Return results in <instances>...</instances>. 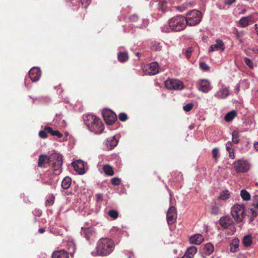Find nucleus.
<instances>
[{"label": "nucleus", "mask_w": 258, "mask_h": 258, "mask_svg": "<svg viewBox=\"0 0 258 258\" xmlns=\"http://www.w3.org/2000/svg\"><path fill=\"white\" fill-rule=\"evenodd\" d=\"M114 244L112 240L107 238H101L96 244V250L91 252L94 256H106L114 250Z\"/></svg>", "instance_id": "f257e3e1"}, {"label": "nucleus", "mask_w": 258, "mask_h": 258, "mask_svg": "<svg viewBox=\"0 0 258 258\" xmlns=\"http://www.w3.org/2000/svg\"><path fill=\"white\" fill-rule=\"evenodd\" d=\"M84 120L89 130L96 134H101L104 130V125L99 117L92 114L84 117Z\"/></svg>", "instance_id": "f03ea898"}, {"label": "nucleus", "mask_w": 258, "mask_h": 258, "mask_svg": "<svg viewBox=\"0 0 258 258\" xmlns=\"http://www.w3.org/2000/svg\"><path fill=\"white\" fill-rule=\"evenodd\" d=\"M168 24L171 30L180 31L183 30L186 26V19L182 15H178L171 18Z\"/></svg>", "instance_id": "7ed1b4c3"}, {"label": "nucleus", "mask_w": 258, "mask_h": 258, "mask_svg": "<svg viewBox=\"0 0 258 258\" xmlns=\"http://www.w3.org/2000/svg\"><path fill=\"white\" fill-rule=\"evenodd\" d=\"M202 18V14L201 12L197 10H192L188 12L186 17H185L186 25L190 26L198 24L201 22Z\"/></svg>", "instance_id": "20e7f679"}, {"label": "nucleus", "mask_w": 258, "mask_h": 258, "mask_svg": "<svg viewBox=\"0 0 258 258\" xmlns=\"http://www.w3.org/2000/svg\"><path fill=\"white\" fill-rule=\"evenodd\" d=\"M231 213L236 222H241L245 216L244 205L243 204H235L231 209Z\"/></svg>", "instance_id": "39448f33"}, {"label": "nucleus", "mask_w": 258, "mask_h": 258, "mask_svg": "<svg viewBox=\"0 0 258 258\" xmlns=\"http://www.w3.org/2000/svg\"><path fill=\"white\" fill-rule=\"evenodd\" d=\"M235 171L237 173H245L248 171L250 167L248 162L243 159H239L233 163Z\"/></svg>", "instance_id": "423d86ee"}, {"label": "nucleus", "mask_w": 258, "mask_h": 258, "mask_svg": "<svg viewBox=\"0 0 258 258\" xmlns=\"http://www.w3.org/2000/svg\"><path fill=\"white\" fill-rule=\"evenodd\" d=\"M165 86L168 90H181L183 88V83L178 79H168L165 81Z\"/></svg>", "instance_id": "0eeeda50"}, {"label": "nucleus", "mask_w": 258, "mask_h": 258, "mask_svg": "<svg viewBox=\"0 0 258 258\" xmlns=\"http://www.w3.org/2000/svg\"><path fill=\"white\" fill-rule=\"evenodd\" d=\"M50 161L53 162L52 166L54 170L57 173H59L61 171V167L62 164V155L56 153L51 154L49 156Z\"/></svg>", "instance_id": "6e6552de"}, {"label": "nucleus", "mask_w": 258, "mask_h": 258, "mask_svg": "<svg viewBox=\"0 0 258 258\" xmlns=\"http://www.w3.org/2000/svg\"><path fill=\"white\" fill-rule=\"evenodd\" d=\"M102 116L106 123L109 125L112 124L117 119L115 113L110 109H103Z\"/></svg>", "instance_id": "1a4fd4ad"}, {"label": "nucleus", "mask_w": 258, "mask_h": 258, "mask_svg": "<svg viewBox=\"0 0 258 258\" xmlns=\"http://www.w3.org/2000/svg\"><path fill=\"white\" fill-rule=\"evenodd\" d=\"M41 71L38 67H33L29 72V76L32 82H36L40 79Z\"/></svg>", "instance_id": "9d476101"}, {"label": "nucleus", "mask_w": 258, "mask_h": 258, "mask_svg": "<svg viewBox=\"0 0 258 258\" xmlns=\"http://www.w3.org/2000/svg\"><path fill=\"white\" fill-rule=\"evenodd\" d=\"M159 65L156 61L152 62L147 65L146 71L147 74L151 75H154L159 72Z\"/></svg>", "instance_id": "9b49d317"}, {"label": "nucleus", "mask_w": 258, "mask_h": 258, "mask_svg": "<svg viewBox=\"0 0 258 258\" xmlns=\"http://www.w3.org/2000/svg\"><path fill=\"white\" fill-rule=\"evenodd\" d=\"M167 220L168 224H173L176 218V211L174 207H169L167 213Z\"/></svg>", "instance_id": "f8f14e48"}, {"label": "nucleus", "mask_w": 258, "mask_h": 258, "mask_svg": "<svg viewBox=\"0 0 258 258\" xmlns=\"http://www.w3.org/2000/svg\"><path fill=\"white\" fill-rule=\"evenodd\" d=\"M199 85V90L204 93H207L211 90V83L207 79L200 80Z\"/></svg>", "instance_id": "ddd939ff"}, {"label": "nucleus", "mask_w": 258, "mask_h": 258, "mask_svg": "<svg viewBox=\"0 0 258 258\" xmlns=\"http://www.w3.org/2000/svg\"><path fill=\"white\" fill-rule=\"evenodd\" d=\"M229 95V89L225 86H222L221 88L215 93L214 96L216 98L218 99H225L227 98Z\"/></svg>", "instance_id": "4468645a"}, {"label": "nucleus", "mask_w": 258, "mask_h": 258, "mask_svg": "<svg viewBox=\"0 0 258 258\" xmlns=\"http://www.w3.org/2000/svg\"><path fill=\"white\" fill-rule=\"evenodd\" d=\"M224 49L225 45L223 42L220 39H217L216 41V43L210 46L209 51H214L218 50H220L223 51Z\"/></svg>", "instance_id": "2eb2a0df"}, {"label": "nucleus", "mask_w": 258, "mask_h": 258, "mask_svg": "<svg viewBox=\"0 0 258 258\" xmlns=\"http://www.w3.org/2000/svg\"><path fill=\"white\" fill-rule=\"evenodd\" d=\"M220 224L224 228H228L233 224L232 219L229 216H223L220 219Z\"/></svg>", "instance_id": "dca6fc26"}, {"label": "nucleus", "mask_w": 258, "mask_h": 258, "mask_svg": "<svg viewBox=\"0 0 258 258\" xmlns=\"http://www.w3.org/2000/svg\"><path fill=\"white\" fill-rule=\"evenodd\" d=\"M81 233L88 240L90 237L95 233V229L93 227H82Z\"/></svg>", "instance_id": "f3484780"}, {"label": "nucleus", "mask_w": 258, "mask_h": 258, "mask_svg": "<svg viewBox=\"0 0 258 258\" xmlns=\"http://www.w3.org/2000/svg\"><path fill=\"white\" fill-rule=\"evenodd\" d=\"M204 238L202 235L196 234L191 236L189 238L190 243L196 245H200L204 240Z\"/></svg>", "instance_id": "a211bd4d"}, {"label": "nucleus", "mask_w": 258, "mask_h": 258, "mask_svg": "<svg viewBox=\"0 0 258 258\" xmlns=\"http://www.w3.org/2000/svg\"><path fill=\"white\" fill-rule=\"evenodd\" d=\"M197 252V248L196 246H190L187 249L184 254L180 258H193Z\"/></svg>", "instance_id": "6ab92c4d"}, {"label": "nucleus", "mask_w": 258, "mask_h": 258, "mask_svg": "<svg viewBox=\"0 0 258 258\" xmlns=\"http://www.w3.org/2000/svg\"><path fill=\"white\" fill-rule=\"evenodd\" d=\"M50 162L49 157L46 155H40L39 156L38 166L39 167H44V166Z\"/></svg>", "instance_id": "aec40b11"}, {"label": "nucleus", "mask_w": 258, "mask_h": 258, "mask_svg": "<svg viewBox=\"0 0 258 258\" xmlns=\"http://www.w3.org/2000/svg\"><path fill=\"white\" fill-rule=\"evenodd\" d=\"M239 240L237 238L233 239L230 243V251L231 252H235L239 249Z\"/></svg>", "instance_id": "412c9836"}, {"label": "nucleus", "mask_w": 258, "mask_h": 258, "mask_svg": "<svg viewBox=\"0 0 258 258\" xmlns=\"http://www.w3.org/2000/svg\"><path fill=\"white\" fill-rule=\"evenodd\" d=\"M52 258H69L68 253L64 250L54 251L52 254Z\"/></svg>", "instance_id": "4be33fe9"}, {"label": "nucleus", "mask_w": 258, "mask_h": 258, "mask_svg": "<svg viewBox=\"0 0 258 258\" xmlns=\"http://www.w3.org/2000/svg\"><path fill=\"white\" fill-rule=\"evenodd\" d=\"M251 16L243 17L239 21V25L241 27H245L249 25V22L251 20Z\"/></svg>", "instance_id": "5701e85b"}, {"label": "nucleus", "mask_w": 258, "mask_h": 258, "mask_svg": "<svg viewBox=\"0 0 258 258\" xmlns=\"http://www.w3.org/2000/svg\"><path fill=\"white\" fill-rule=\"evenodd\" d=\"M72 184V179L69 176L65 177L61 182V187L65 189L69 188Z\"/></svg>", "instance_id": "b1692460"}, {"label": "nucleus", "mask_w": 258, "mask_h": 258, "mask_svg": "<svg viewBox=\"0 0 258 258\" xmlns=\"http://www.w3.org/2000/svg\"><path fill=\"white\" fill-rule=\"evenodd\" d=\"M117 140L114 136L108 138L107 140V145L109 147L110 149H112L117 145Z\"/></svg>", "instance_id": "393cba45"}, {"label": "nucleus", "mask_w": 258, "mask_h": 258, "mask_svg": "<svg viewBox=\"0 0 258 258\" xmlns=\"http://www.w3.org/2000/svg\"><path fill=\"white\" fill-rule=\"evenodd\" d=\"M214 245L211 243L206 244L204 247V252L207 255L211 254L214 251Z\"/></svg>", "instance_id": "a878e982"}, {"label": "nucleus", "mask_w": 258, "mask_h": 258, "mask_svg": "<svg viewBox=\"0 0 258 258\" xmlns=\"http://www.w3.org/2000/svg\"><path fill=\"white\" fill-rule=\"evenodd\" d=\"M242 243L245 247L249 246L252 243V238L250 235L244 236L242 239Z\"/></svg>", "instance_id": "bb28decb"}, {"label": "nucleus", "mask_w": 258, "mask_h": 258, "mask_svg": "<svg viewBox=\"0 0 258 258\" xmlns=\"http://www.w3.org/2000/svg\"><path fill=\"white\" fill-rule=\"evenodd\" d=\"M236 111L234 110L231 111L225 115L224 117L225 120L227 122H229L236 116Z\"/></svg>", "instance_id": "cd10ccee"}, {"label": "nucleus", "mask_w": 258, "mask_h": 258, "mask_svg": "<svg viewBox=\"0 0 258 258\" xmlns=\"http://www.w3.org/2000/svg\"><path fill=\"white\" fill-rule=\"evenodd\" d=\"M45 130L47 131L48 133H49L52 136H56L58 138H61L62 136V134L59 132L58 131H53L52 128L49 126H47L45 127Z\"/></svg>", "instance_id": "c85d7f7f"}, {"label": "nucleus", "mask_w": 258, "mask_h": 258, "mask_svg": "<svg viewBox=\"0 0 258 258\" xmlns=\"http://www.w3.org/2000/svg\"><path fill=\"white\" fill-rule=\"evenodd\" d=\"M104 173L109 176H112L114 174V172L111 166L109 165H105L103 167Z\"/></svg>", "instance_id": "c756f323"}, {"label": "nucleus", "mask_w": 258, "mask_h": 258, "mask_svg": "<svg viewBox=\"0 0 258 258\" xmlns=\"http://www.w3.org/2000/svg\"><path fill=\"white\" fill-rule=\"evenodd\" d=\"M232 142L234 144H237L239 142V133L237 131H234L232 133Z\"/></svg>", "instance_id": "7c9ffc66"}, {"label": "nucleus", "mask_w": 258, "mask_h": 258, "mask_svg": "<svg viewBox=\"0 0 258 258\" xmlns=\"http://www.w3.org/2000/svg\"><path fill=\"white\" fill-rule=\"evenodd\" d=\"M117 57L120 62H124L128 58V54L126 52H120L118 54Z\"/></svg>", "instance_id": "2f4dec72"}, {"label": "nucleus", "mask_w": 258, "mask_h": 258, "mask_svg": "<svg viewBox=\"0 0 258 258\" xmlns=\"http://www.w3.org/2000/svg\"><path fill=\"white\" fill-rule=\"evenodd\" d=\"M240 195L242 199L244 201H248L250 199V194L245 189L241 190Z\"/></svg>", "instance_id": "473e14b6"}, {"label": "nucleus", "mask_w": 258, "mask_h": 258, "mask_svg": "<svg viewBox=\"0 0 258 258\" xmlns=\"http://www.w3.org/2000/svg\"><path fill=\"white\" fill-rule=\"evenodd\" d=\"M230 197V194L229 191L227 190H225L222 191L219 196V199L225 200L228 199Z\"/></svg>", "instance_id": "72a5a7b5"}, {"label": "nucleus", "mask_w": 258, "mask_h": 258, "mask_svg": "<svg viewBox=\"0 0 258 258\" xmlns=\"http://www.w3.org/2000/svg\"><path fill=\"white\" fill-rule=\"evenodd\" d=\"M74 167L76 171H78L79 174H83L85 173V169L84 167H79V165L76 164H74Z\"/></svg>", "instance_id": "f704fd0d"}, {"label": "nucleus", "mask_w": 258, "mask_h": 258, "mask_svg": "<svg viewBox=\"0 0 258 258\" xmlns=\"http://www.w3.org/2000/svg\"><path fill=\"white\" fill-rule=\"evenodd\" d=\"M151 47L153 50H161L162 46L160 45V43L157 42H154L152 43Z\"/></svg>", "instance_id": "c9c22d12"}, {"label": "nucleus", "mask_w": 258, "mask_h": 258, "mask_svg": "<svg viewBox=\"0 0 258 258\" xmlns=\"http://www.w3.org/2000/svg\"><path fill=\"white\" fill-rule=\"evenodd\" d=\"M200 67L204 71H208L210 69L209 66L205 62H201Z\"/></svg>", "instance_id": "e433bc0d"}, {"label": "nucleus", "mask_w": 258, "mask_h": 258, "mask_svg": "<svg viewBox=\"0 0 258 258\" xmlns=\"http://www.w3.org/2000/svg\"><path fill=\"white\" fill-rule=\"evenodd\" d=\"M108 215L110 217L116 219L118 217V212L115 210H111L109 211Z\"/></svg>", "instance_id": "4c0bfd02"}, {"label": "nucleus", "mask_w": 258, "mask_h": 258, "mask_svg": "<svg viewBox=\"0 0 258 258\" xmlns=\"http://www.w3.org/2000/svg\"><path fill=\"white\" fill-rule=\"evenodd\" d=\"M194 107L193 103H189L183 106V110L185 112H188L190 111Z\"/></svg>", "instance_id": "58836bf2"}, {"label": "nucleus", "mask_w": 258, "mask_h": 258, "mask_svg": "<svg viewBox=\"0 0 258 258\" xmlns=\"http://www.w3.org/2000/svg\"><path fill=\"white\" fill-rule=\"evenodd\" d=\"M245 63L250 69H252L253 67V63L251 59L248 57L244 58Z\"/></svg>", "instance_id": "ea45409f"}, {"label": "nucleus", "mask_w": 258, "mask_h": 258, "mask_svg": "<svg viewBox=\"0 0 258 258\" xmlns=\"http://www.w3.org/2000/svg\"><path fill=\"white\" fill-rule=\"evenodd\" d=\"M212 154L213 158L215 160H217L219 157V150L218 148H215L212 150Z\"/></svg>", "instance_id": "a19ab883"}, {"label": "nucleus", "mask_w": 258, "mask_h": 258, "mask_svg": "<svg viewBox=\"0 0 258 258\" xmlns=\"http://www.w3.org/2000/svg\"><path fill=\"white\" fill-rule=\"evenodd\" d=\"M120 179L117 177H113L111 180V183L112 185L116 186L120 184Z\"/></svg>", "instance_id": "79ce46f5"}, {"label": "nucleus", "mask_w": 258, "mask_h": 258, "mask_svg": "<svg viewBox=\"0 0 258 258\" xmlns=\"http://www.w3.org/2000/svg\"><path fill=\"white\" fill-rule=\"evenodd\" d=\"M211 212L214 215H218L220 212V210L218 207L213 206L211 209Z\"/></svg>", "instance_id": "37998d69"}, {"label": "nucleus", "mask_w": 258, "mask_h": 258, "mask_svg": "<svg viewBox=\"0 0 258 258\" xmlns=\"http://www.w3.org/2000/svg\"><path fill=\"white\" fill-rule=\"evenodd\" d=\"M119 119L121 121H124L127 119V115L124 113H120L118 116Z\"/></svg>", "instance_id": "c03bdc74"}, {"label": "nucleus", "mask_w": 258, "mask_h": 258, "mask_svg": "<svg viewBox=\"0 0 258 258\" xmlns=\"http://www.w3.org/2000/svg\"><path fill=\"white\" fill-rule=\"evenodd\" d=\"M226 150L227 151L234 149V148L233 147L232 144V143L230 141H228L226 144Z\"/></svg>", "instance_id": "a18cd8bd"}, {"label": "nucleus", "mask_w": 258, "mask_h": 258, "mask_svg": "<svg viewBox=\"0 0 258 258\" xmlns=\"http://www.w3.org/2000/svg\"><path fill=\"white\" fill-rule=\"evenodd\" d=\"M252 205L258 208V196L256 195L253 197Z\"/></svg>", "instance_id": "49530a36"}, {"label": "nucleus", "mask_w": 258, "mask_h": 258, "mask_svg": "<svg viewBox=\"0 0 258 258\" xmlns=\"http://www.w3.org/2000/svg\"><path fill=\"white\" fill-rule=\"evenodd\" d=\"M170 30H171V29H170L169 25H168V26L164 25L161 27V31L163 32H165V33L169 32H170Z\"/></svg>", "instance_id": "de8ad7c7"}, {"label": "nucleus", "mask_w": 258, "mask_h": 258, "mask_svg": "<svg viewBox=\"0 0 258 258\" xmlns=\"http://www.w3.org/2000/svg\"><path fill=\"white\" fill-rule=\"evenodd\" d=\"M81 1L85 8H87L91 3V0H81Z\"/></svg>", "instance_id": "09e8293b"}, {"label": "nucleus", "mask_w": 258, "mask_h": 258, "mask_svg": "<svg viewBox=\"0 0 258 258\" xmlns=\"http://www.w3.org/2000/svg\"><path fill=\"white\" fill-rule=\"evenodd\" d=\"M192 52V48L191 47H188L186 51L185 55L187 58H189L191 56V53Z\"/></svg>", "instance_id": "8fccbe9b"}, {"label": "nucleus", "mask_w": 258, "mask_h": 258, "mask_svg": "<svg viewBox=\"0 0 258 258\" xmlns=\"http://www.w3.org/2000/svg\"><path fill=\"white\" fill-rule=\"evenodd\" d=\"M39 136L42 139L47 138V135L45 131H40L39 133Z\"/></svg>", "instance_id": "3c124183"}, {"label": "nucleus", "mask_w": 258, "mask_h": 258, "mask_svg": "<svg viewBox=\"0 0 258 258\" xmlns=\"http://www.w3.org/2000/svg\"><path fill=\"white\" fill-rule=\"evenodd\" d=\"M228 152L229 153V157L233 159L235 157V155H234V149L233 150H229L228 151Z\"/></svg>", "instance_id": "603ef678"}, {"label": "nucleus", "mask_w": 258, "mask_h": 258, "mask_svg": "<svg viewBox=\"0 0 258 258\" xmlns=\"http://www.w3.org/2000/svg\"><path fill=\"white\" fill-rule=\"evenodd\" d=\"M130 19L131 21L135 22L138 20V17L136 15H133L130 17Z\"/></svg>", "instance_id": "864d4df0"}, {"label": "nucleus", "mask_w": 258, "mask_h": 258, "mask_svg": "<svg viewBox=\"0 0 258 258\" xmlns=\"http://www.w3.org/2000/svg\"><path fill=\"white\" fill-rule=\"evenodd\" d=\"M250 210L251 212V214H252V216H253L254 218L257 216V214H258L257 211L254 210H253L252 208H251L250 209Z\"/></svg>", "instance_id": "5fc2aeb1"}, {"label": "nucleus", "mask_w": 258, "mask_h": 258, "mask_svg": "<svg viewBox=\"0 0 258 258\" xmlns=\"http://www.w3.org/2000/svg\"><path fill=\"white\" fill-rule=\"evenodd\" d=\"M235 1V0H227L226 2H225V4H227V5H232L234 2Z\"/></svg>", "instance_id": "6e6d98bb"}, {"label": "nucleus", "mask_w": 258, "mask_h": 258, "mask_svg": "<svg viewBox=\"0 0 258 258\" xmlns=\"http://www.w3.org/2000/svg\"><path fill=\"white\" fill-rule=\"evenodd\" d=\"M240 90V85L239 84H237L236 85L235 91L236 93H238Z\"/></svg>", "instance_id": "4d7b16f0"}, {"label": "nucleus", "mask_w": 258, "mask_h": 258, "mask_svg": "<svg viewBox=\"0 0 258 258\" xmlns=\"http://www.w3.org/2000/svg\"><path fill=\"white\" fill-rule=\"evenodd\" d=\"M253 146L255 150L258 151V142L254 143L253 144Z\"/></svg>", "instance_id": "13d9d810"}, {"label": "nucleus", "mask_w": 258, "mask_h": 258, "mask_svg": "<svg viewBox=\"0 0 258 258\" xmlns=\"http://www.w3.org/2000/svg\"><path fill=\"white\" fill-rule=\"evenodd\" d=\"M45 231V229L44 228H40L39 230H38V232L40 233H44Z\"/></svg>", "instance_id": "bf43d9fd"}, {"label": "nucleus", "mask_w": 258, "mask_h": 258, "mask_svg": "<svg viewBox=\"0 0 258 258\" xmlns=\"http://www.w3.org/2000/svg\"><path fill=\"white\" fill-rule=\"evenodd\" d=\"M189 128L190 130H192V129L193 128V127H192V125H190V126H189Z\"/></svg>", "instance_id": "052dcab7"}]
</instances>
